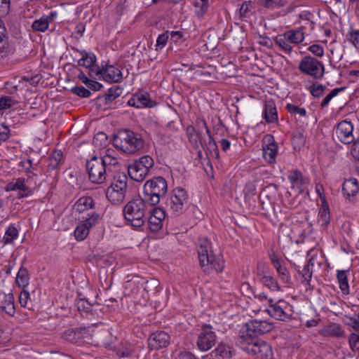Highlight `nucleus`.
Instances as JSON below:
<instances>
[{"mask_svg":"<svg viewBox=\"0 0 359 359\" xmlns=\"http://www.w3.org/2000/svg\"><path fill=\"white\" fill-rule=\"evenodd\" d=\"M197 252L200 266L205 273L210 274L214 271L220 273L223 271L224 261L222 257L213 253L211 243L208 238L198 239Z\"/></svg>","mask_w":359,"mask_h":359,"instance_id":"obj_1","label":"nucleus"},{"mask_svg":"<svg viewBox=\"0 0 359 359\" xmlns=\"http://www.w3.org/2000/svg\"><path fill=\"white\" fill-rule=\"evenodd\" d=\"M114 145L126 154H133L143 148L141 135L130 130H121L113 138Z\"/></svg>","mask_w":359,"mask_h":359,"instance_id":"obj_2","label":"nucleus"},{"mask_svg":"<svg viewBox=\"0 0 359 359\" xmlns=\"http://www.w3.org/2000/svg\"><path fill=\"white\" fill-rule=\"evenodd\" d=\"M144 198H137L128 202L123 208L124 217L128 223L134 227L143 226L147 212Z\"/></svg>","mask_w":359,"mask_h":359,"instance_id":"obj_3","label":"nucleus"},{"mask_svg":"<svg viewBox=\"0 0 359 359\" xmlns=\"http://www.w3.org/2000/svg\"><path fill=\"white\" fill-rule=\"evenodd\" d=\"M167 191V181L160 176L147 180L143 187L144 198L152 206L158 204L161 198L165 196Z\"/></svg>","mask_w":359,"mask_h":359,"instance_id":"obj_4","label":"nucleus"},{"mask_svg":"<svg viewBox=\"0 0 359 359\" xmlns=\"http://www.w3.org/2000/svg\"><path fill=\"white\" fill-rule=\"evenodd\" d=\"M236 343L241 349L256 356L258 359H272L273 358L272 347L265 341L258 339H253V340L238 339Z\"/></svg>","mask_w":359,"mask_h":359,"instance_id":"obj_5","label":"nucleus"},{"mask_svg":"<svg viewBox=\"0 0 359 359\" xmlns=\"http://www.w3.org/2000/svg\"><path fill=\"white\" fill-rule=\"evenodd\" d=\"M154 165V159L150 156H143L128 166V175L134 181L142 182Z\"/></svg>","mask_w":359,"mask_h":359,"instance_id":"obj_6","label":"nucleus"},{"mask_svg":"<svg viewBox=\"0 0 359 359\" xmlns=\"http://www.w3.org/2000/svg\"><path fill=\"white\" fill-rule=\"evenodd\" d=\"M126 190L127 176L124 173H117L107 189L106 196L112 203H120L125 199Z\"/></svg>","mask_w":359,"mask_h":359,"instance_id":"obj_7","label":"nucleus"},{"mask_svg":"<svg viewBox=\"0 0 359 359\" xmlns=\"http://www.w3.org/2000/svg\"><path fill=\"white\" fill-rule=\"evenodd\" d=\"M86 170L89 180L96 184L104 183L111 174L109 168L104 165L101 158L97 156H93L87 161Z\"/></svg>","mask_w":359,"mask_h":359,"instance_id":"obj_8","label":"nucleus"},{"mask_svg":"<svg viewBox=\"0 0 359 359\" xmlns=\"http://www.w3.org/2000/svg\"><path fill=\"white\" fill-rule=\"evenodd\" d=\"M273 327V325L266 320H252L247 323L241 330L238 339L253 340V339H257L258 335L271 331Z\"/></svg>","mask_w":359,"mask_h":359,"instance_id":"obj_9","label":"nucleus"},{"mask_svg":"<svg viewBox=\"0 0 359 359\" xmlns=\"http://www.w3.org/2000/svg\"><path fill=\"white\" fill-rule=\"evenodd\" d=\"M298 69L302 73L316 80L321 79L325 73L323 63L311 56L302 57L299 63Z\"/></svg>","mask_w":359,"mask_h":359,"instance_id":"obj_10","label":"nucleus"},{"mask_svg":"<svg viewBox=\"0 0 359 359\" xmlns=\"http://www.w3.org/2000/svg\"><path fill=\"white\" fill-rule=\"evenodd\" d=\"M188 201L187 191L181 187H177L173 189L170 197L167 200L166 206L173 214L179 215L185 211Z\"/></svg>","mask_w":359,"mask_h":359,"instance_id":"obj_11","label":"nucleus"},{"mask_svg":"<svg viewBox=\"0 0 359 359\" xmlns=\"http://www.w3.org/2000/svg\"><path fill=\"white\" fill-rule=\"evenodd\" d=\"M269 303V306L266 311L270 316L281 321H287L291 319L293 311L292 306L286 301L279 300L273 302V299H270Z\"/></svg>","mask_w":359,"mask_h":359,"instance_id":"obj_12","label":"nucleus"},{"mask_svg":"<svg viewBox=\"0 0 359 359\" xmlns=\"http://www.w3.org/2000/svg\"><path fill=\"white\" fill-rule=\"evenodd\" d=\"M217 336L213 327L208 324L201 326V332L198 334L196 341V346L201 351L210 350L216 342Z\"/></svg>","mask_w":359,"mask_h":359,"instance_id":"obj_13","label":"nucleus"},{"mask_svg":"<svg viewBox=\"0 0 359 359\" xmlns=\"http://www.w3.org/2000/svg\"><path fill=\"white\" fill-rule=\"evenodd\" d=\"M353 126L351 121L344 120L339 122L334 129V135L341 142L348 144L354 142Z\"/></svg>","mask_w":359,"mask_h":359,"instance_id":"obj_14","label":"nucleus"},{"mask_svg":"<svg viewBox=\"0 0 359 359\" xmlns=\"http://www.w3.org/2000/svg\"><path fill=\"white\" fill-rule=\"evenodd\" d=\"M128 104L137 109L153 108L156 106L157 102L151 99L147 92L141 90L132 95L128 101Z\"/></svg>","mask_w":359,"mask_h":359,"instance_id":"obj_15","label":"nucleus"},{"mask_svg":"<svg viewBox=\"0 0 359 359\" xmlns=\"http://www.w3.org/2000/svg\"><path fill=\"white\" fill-rule=\"evenodd\" d=\"M95 75H101L104 81L111 83H120L123 79V74L120 69L109 65H102L101 68L95 70Z\"/></svg>","mask_w":359,"mask_h":359,"instance_id":"obj_16","label":"nucleus"},{"mask_svg":"<svg viewBox=\"0 0 359 359\" xmlns=\"http://www.w3.org/2000/svg\"><path fill=\"white\" fill-rule=\"evenodd\" d=\"M263 158L269 163H274L278 154V146L275 142L274 137L267 135L264 137L263 145Z\"/></svg>","mask_w":359,"mask_h":359,"instance_id":"obj_17","label":"nucleus"},{"mask_svg":"<svg viewBox=\"0 0 359 359\" xmlns=\"http://www.w3.org/2000/svg\"><path fill=\"white\" fill-rule=\"evenodd\" d=\"M289 181L292 184V189L295 190L298 194L307 191L306 187L309 184V180L304 177L301 171L294 170L288 176Z\"/></svg>","mask_w":359,"mask_h":359,"instance_id":"obj_18","label":"nucleus"},{"mask_svg":"<svg viewBox=\"0 0 359 359\" xmlns=\"http://www.w3.org/2000/svg\"><path fill=\"white\" fill-rule=\"evenodd\" d=\"M170 344V336L163 331L153 333L148 339L150 349H159L167 347Z\"/></svg>","mask_w":359,"mask_h":359,"instance_id":"obj_19","label":"nucleus"},{"mask_svg":"<svg viewBox=\"0 0 359 359\" xmlns=\"http://www.w3.org/2000/svg\"><path fill=\"white\" fill-rule=\"evenodd\" d=\"M13 53L9 45L8 38L6 34V28L3 20L0 18V59L7 57Z\"/></svg>","mask_w":359,"mask_h":359,"instance_id":"obj_20","label":"nucleus"},{"mask_svg":"<svg viewBox=\"0 0 359 359\" xmlns=\"http://www.w3.org/2000/svg\"><path fill=\"white\" fill-rule=\"evenodd\" d=\"M232 347L226 343H220L217 347L208 355L203 356V359H216L217 357L230 358L232 353Z\"/></svg>","mask_w":359,"mask_h":359,"instance_id":"obj_21","label":"nucleus"},{"mask_svg":"<svg viewBox=\"0 0 359 359\" xmlns=\"http://www.w3.org/2000/svg\"><path fill=\"white\" fill-rule=\"evenodd\" d=\"M87 334V330L84 327H76L73 329H69L66 330L63 334L62 337L74 344H78L80 342V340L83 339L85 335Z\"/></svg>","mask_w":359,"mask_h":359,"instance_id":"obj_22","label":"nucleus"},{"mask_svg":"<svg viewBox=\"0 0 359 359\" xmlns=\"http://www.w3.org/2000/svg\"><path fill=\"white\" fill-rule=\"evenodd\" d=\"M27 180L24 177H19L15 181L8 182L5 187V191H22L27 192L26 194L22 195L20 197L27 196L30 193L29 187L27 185Z\"/></svg>","mask_w":359,"mask_h":359,"instance_id":"obj_23","label":"nucleus"},{"mask_svg":"<svg viewBox=\"0 0 359 359\" xmlns=\"http://www.w3.org/2000/svg\"><path fill=\"white\" fill-rule=\"evenodd\" d=\"M305 25H301L298 28L286 31L285 34L288 37L290 43L296 46L304 41L305 38Z\"/></svg>","mask_w":359,"mask_h":359,"instance_id":"obj_24","label":"nucleus"},{"mask_svg":"<svg viewBox=\"0 0 359 359\" xmlns=\"http://www.w3.org/2000/svg\"><path fill=\"white\" fill-rule=\"evenodd\" d=\"M81 57L78 60V65L88 68L90 69L89 76H94L95 71L92 69V67L96 62V56L92 53H88L86 51L81 52Z\"/></svg>","mask_w":359,"mask_h":359,"instance_id":"obj_25","label":"nucleus"},{"mask_svg":"<svg viewBox=\"0 0 359 359\" xmlns=\"http://www.w3.org/2000/svg\"><path fill=\"white\" fill-rule=\"evenodd\" d=\"M56 16L55 12H51L48 15H42L39 19L34 20L32 27L36 32H45L49 26V24L53 21Z\"/></svg>","mask_w":359,"mask_h":359,"instance_id":"obj_26","label":"nucleus"},{"mask_svg":"<svg viewBox=\"0 0 359 359\" xmlns=\"http://www.w3.org/2000/svg\"><path fill=\"white\" fill-rule=\"evenodd\" d=\"M264 118L269 123L278 121L277 109L273 101H266L264 105Z\"/></svg>","mask_w":359,"mask_h":359,"instance_id":"obj_27","label":"nucleus"},{"mask_svg":"<svg viewBox=\"0 0 359 359\" xmlns=\"http://www.w3.org/2000/svg\"><path fill=\"white\" fill-rule=\"evenodd\" d=\"M359 190L358 180L355 178L346 180L342 184V192L346 197L355 196Z\"/></svg>","mask_w":359,"mask_h":359,"instance_id":"obj_28","label":"nucleus"},{"mask_svg":"<svg viewBox=\"0 0 359 359\" xmlns=\"http://www.w3.org/2000/svg\"><path fill=\"white\" fill-rule=\"evenodd\" d=\"M197 124L201 125L205 129V132L208 136V140H209L208 142L206 144L208 150L210 152L212 153L213 155H215L216 158H218L219 157V149H218L217 145L210 133V130L208 128L205 121L203 119H199L197 121Z\"/></svg>","mask_w":359,"mask_h":359,"instance_id":"obj_29","label":"nucleus"},{"mask_svg":"<svg viewBox=\"0 0 359 359\" xmlns=\"http://www.w3.org/2000/svg\"><path fill=\"white\" fill-rule=\"evenodd\" d=\"M95 206L94 200L89 196H83L79 198L75 203L74 208L76 212L79 213L88 211L90 209H93Z\"/></svg>","mask_w":359,"mask_h":359,"instance_id":"obj_30","label":"nucleus"},{"mask_svg":"<svg viewBox=\"0 0 359 359\" xmlns=\"http://www.w3.org/2000/svg\"><path fill=\"white\" fill-rule=\"evenodd\" d=\"M313 263L312 259H309L304 268L298 270L299 275L301 276V282L306 286L311 285V280L313 275Z\"/></svg>","mask_w":359,"mask_h":359,"instance_id":"obj_31","label":"nucleus"},{"mask_svg":"<svg viewBox=\"0 0 359 359\" xmlns=\"http://www.w3.org/2000/svg\"><path fill=\"white\" fill-rule=\"evenodd\" d=\"M275 43L285 54L290 55L292 51L294 45L290 43V41L285 32L276 37Z\"/></svg>","mask_w":359,"mask_h":359,"instance_id":"obj_32","label":"nucleus"},{"mask_svg":"<svg viewBox=\"0 0 359 359\" xmlns=\"http://www.w3.org/2000/svg\"><path fill=\"white\" fill-rule=\"evenodd\" d=\"M63 154L61 150H54L49 157L48 169L55 170L58 169L62 163Z\"/></svg>","mask_w":359,"mask_h":359,"instance_id":"obj_33","label":"nucleus"},{"mask_svg":"<svg viewBox=\"0 0 359 359\" xmlns=\"http://www.w3.org/2000/svg\"><path fill=\"white\" fill-rule=\"evenodd\" d=\"M29 282V275L28 271L24 266H21L17 273L15 278L16 284L22 289L25 288Z\"/></svg>","mask_w":359,"mask_h":359,"instance_id":"obj_34","label":"nucleus"},{"mask_svg":"<svg viewBox=\"0 0 359 359\" xmlns=\"http://www.w3.org/2000/svg\"><path fill=\"white\" fill-rule=\"evenodd\" d=\"M337 280L339 283V288L344 294H349V285L348 283V277L346 271L344 270H339L337 271Z\"/></svg>","mask_w":359,"mask_h":359,"instance_id":"obj_35","label":"nucleus"},{"mask_svg":"<svg viewBox=\"0 0 359 359\" xmlns=\"http://www.w3.org/2000/svg\"><path fill=\"white\" fill-rule=\"evenodd\" d=\"M114 151L112 149L106 150L105 154L101 158V162L109 168V172H111V166L116 165L118 163L117 158L114 155Z\"/></svg>","mask_w":359,"mask_h":359,"instance_id":"obj_36","label":"nucleus"},{"mask_svg":"<svg viewBox=\"0 0 359 359\" xmlns=\"http://www.w3.org/2000/svg\"><path fill=\"white\" fill-rule=\"evenodd\" d=\"M187 135L189 141L194 144L196 147H198L199 144L202 145V140L198 132L196 131L195 128L192 126H189L186 129Z\"/></svg>","mask_w":359,"mask_h":359,"instance_id":"obj_37","label":"nucleus"},{"mask_svg":"<svg viewBox=\"0 0 359 359\" xmlns=\"http://www.w3.org/2000/svg\"><path fill=\"white\" fill-rule=\"evenodd\" d=\"M100 215L95 212H90L87 213L86 217H83L81 222L88 227V230L95 226L100 220Z\"/></svg>","mask_w":359,"mask_h":359,"instance_id":"obj_38","label":"nucleus"},{"mask_svg":"<svg viewBox=\"0 0 359 359\" xmlns=\"http://www.w3.org/2000/svg\"><path fill=\"white\" fill-rule=\"evenodd\" d=\"M18 237V230L14 224H10L7 228L2 241L4 244L7 245L12 243Z\"/></svg>","mask_w":359,"mask_h":359,"instance_id":"obj_39","label":"nucleus"},{"mask_svg":"<svg viewBox=\"0 0 359 359\" xmlns=\"http://www.w3.org/2000/svg\"><path fill=\"white\" fill-rule=\"evenodd\" d=\"M259 4L269 11H274L283 8L285 3L283 0H258Z\"/></svg>","mask_w":359,"mask_h":359,"instance_id":"obj_40","label":"nucleus"},{"mask_svg":"<svg viewBox=\"0 0 359 359\" xmlns=\"http://www.w3.org/2000/svg\"><path fill=\"white\" fill-rule=\"evenodd\" d=\"M194 13L198 18H203L208 8V0H196L194 4Z\"/></svg>","mask_w":359,"mask_h":359,"instance_id":"obj_41","label":"nucleus"},{"mask_svg":"<svg viewBox=\"0 0 359 359\" xmlns=\"http://www.w3.org/2000/svg\"><path fill=\"white\" fill-rule=\"evenodd\" d=\"M325 335L332 337H341L344 335V331L340 325L333 323L328 325L324 330Z\"/></svg>","mask_w":359,"mask_h":359,"instance_id":"obj_42","label":"nucleus"},{"mask_svg":"<svg viewBox=\"0 0 359 359\" xmlns=\"http://www.w3.org/2000/svg\"><path fill=\"white\" fill-rule=\"evenodd\" d=\"M261 283L266 287H267L271 291L279 290V286L277 280L269 275H264L260 278Z\"/></svg>","mask_w":359,"mask_h":359,"instance_id":"obj_43","label":"nucleus"},{"mask_svg":"<svg viewBox=\"0 0 359 359\" xmlns=\"http://www.w3.org/2000/svg\"><path fill=\"white\" fill-rule=\"evenodd\" d=\"M285 109L291 115L294 116L306 117L307 115L306 110L304 107H300L292 103L287 104Z\"/></svg>","mask_w":359,"mask_h":359,"instance_id":"obj_44","label":"nucleus"},{"mask_svg":"<svg viewBox=\"0 0 359 359\" xmlns=\"http://www.w3.org/2000/svg\"><path fill=\"white\" fill-rule=\"evenodd\" d=\"M90 230L88 229V227L84 226L81 222L75 228L74 234L76 241H82L86 239V238L89 234Z\"/></svg>","mask_w":359,"mask_h":359,"instance_id":"obj_45","label":"nucleus"},{"mask_svg":"<svg viewBox=\"0 0 359 359\" xmlns=\"http://www.w3.org/2000/svg\"><path fill=\"white\" fill-rule=\"evenodd\" d=\"M252 4L250 1H244L240 8L239 13L241 18H248L252 13Z\"/></svg>","mask_w":359,"mask_h":359,"instance_id":"obj_46","label":"nucleus"},{"mask_svg":"<svg viewBox=\"0 0 359 359\" xmlns=\"http://www.w3.org/2000/svg\"><path fill=\"white\" fill-rule=\"evenodd\" d=\"M18 102L10 96L0 97V110H6L17 104Z\"/></svg>","mask_w":359,"mask_h":359,"instance_id":"obj_47","label":"nucleus"},{"mask_svg":"<svg viewBox=\"0 0 359 359\" xmlns=\"http://www.w3.org/2000/svg\"><path fill=\"white\" fill-rule=\"evenodd\" d=\"M346 39L355 47L359 45V29L354 30L351 28L346 34Z\"/></svg>","mask_w":359,"mask_h":359,"instance_id":"obj_48","label":"nucleus"},{"mask_svg":"<svg viewBox=\"0 0 359 359\" xmlns=\"http://www.w3.org/2000/svg\"><path fill=\"white\" fill-rule=\"evenodd\" d=\"M319 222H322V225H327L330 223V216L329 208L327 205H323L318 213Z\"/></svg>","mask_w":359,"mask_h":359,"instance_id":"obj_49","label":"nucleus"},{"mask_svg":"<svg viewBox=\"0 0 359 359\" xmlns=\"http://www.w3.org/2000/svg\"><path fill=\"white\" fill-rule=\"evenodd\" d=\"M121 89L119 87H111L110 88L107 93L105 94V100L107 102H112L116 98L118 97L121 95Z\"/></svg>","mask_w":359,"mask_h":359,"instance_id":"obj_50","label":"nucleus"},{"mask_svg":"<svg viewBox=\"0 0 359 359\" xmlns=\"http://www.w3.org/2000/svg\"><path fill=\"white\" fill-rule=\"evenodd\" d=\"M348 344L352 351L359 352V334L354 332L350 334Z\"/></svg>","mask_w":359,"mask_h":359,"instance_id":"obj_51","label":"nucleus"},{"mask_svg":"<svg viewBox=\"0 0 359 359\" xmlns=\"http://www.w3.org/2000/svg\"><path fill=\"white\" fill-rule=\"evenodd\" d=\"M3 310L8 315L13 316L15 313V309L14 306L13 297L12 295H9L7 297L6 301V304L2 306Z\"/></svg>","mask_w":359,"mask_h":359,"instance_id":"obj_52","label":"nucleus"},{"mask_svg":"<svg viewBox=\"0 0 359 359\" xmlns=\"http://www.w3.org/2000/svg\"><path fill=\"white\" fill-rule=\"evenodd\" d=\"M306 142V139L304 135L301 133H296L292 136V144L294 147L300 149L302 146L304 145Z\"/></svg>","mask_w":359,"mask_h":359,"instance_id":"obj_53","label":"nucleus"},{"mask_svg":"<svg viewBox=\"0 0 359 359\" xmlns=\"http://www.w3.org/2000/svg\"><path fill=\"white\" fill-rule=\"evenodd\" d=\"M169 39L168 32L160 34L156 40V50H161L167 44Z\"/></svg>","mask_w":359,"mask_h":359,"instance_id":"obj_54","label":"nucleus"},{"mask_svg":"<svg viewBox=\"0 0 359 359\" xmlns=\"http://www.w3.org/2000/svg\"><path fill=\"white\" fill-rule=\"evenodd\" d=\"M151 219L158 220V222H162L165 217V211L159 208H154L151 212Z\"/></svg>","mask_w":359,"mask_h":359,"instance_id":"obj_55","label":"nucleus"},{"mask_svg":"<svg viewBox=\"0 0 359 359\" xmlns=\"http://www.w3.org/2000/svg\"><path fill=\"white\" fill-rule=\"evenodd\" d=\"M72 91L74 94L81 97L87 98L91 95L90 91L83 86L73 87Z\"/></svg>","mask_w":359,"mask_h":359,"instance_id":"obj_56","label":"nucleus"},{"mask_svg":"<svg viewBox=\"0 0 359 359\" xmlns=\"http://www.w3.org/2000/svg\"><path fill=\"white\" fill-rule=\"evenodd\" d=\"M325 89V86L323 85L315 83L310 87V93L313 97H319L323 95Z\"/></svg>","mask_w":359,"mask_h":359,"instance_id":"obj_57","label":"nucleus"},{"mask_svg":"<svg viewBox=\"0 0 359 359\" xmlns=\"http://www.w3.org/2000/svg\"><path fill=\"white\" fill-rule=\"evenodd\" d=\"M344 88H334L321 102L320 106L325 107L328 105L330 100L335 97L339 92L342 91Z\"/></svg>","mask_w":359,"mask_h":359,"instance_id":"obj_58","label":"nucleus"},{"mask_svg":"<svg viewBox=\"0 0 359 359\" xmlns=\"http://www.w3.org/2000/svg\"><path fill=\"white\" fill-rule=\"evenodd\" d=\"M11 136V130L8 126L0 123V143L7 141Z\"/></svg>","mask_w":359,"mask_h":359,"instance_id":"obj_59","label":"nucleus"},{"mask_svg":"<svg viewBox=\"0 0 359 359\" xmlns=\"http://www.w3.org/2000/svg\"><path fill=\"white\" fill-rule=\"evenodd\" d=\"M311 15V14L309 12L306 11L302 12V13L299 14V18L305 20V22L303 25H305V29H306V27H309L311 30H313L314 29L315 24L313 21L310 20Z\"/></svg>","mask_w":359,"mask_h":359,"instance_id":"obj_60","label":"nucleus"},{"mask_svg":"<svg viewBox=\"0 0 359 359\" xmlns=\"http://www.w3.org/2000/svg\"><path fill=\"white\" fill-rule=\"evenodd\" d=\"M170 36L171 41L174 43H183L186 38L182 32L180 31H172L170 32Z\"/></svg>","mask_w":359,"mask_h":359,"instance_id":"obj_61","label":"nucleus"},{"mask_svg":"<svg viewBox=\"0 0 359 359\" xmlns=\"http://www.w3.org/2000/svg\"><path fill=\"white\" fill-rule=\"evenodd\" d=\"M277 272L278 273L280 278L283 280V283H290V276L285 265L283 266L280 269H279V270H278Z\"/></svg>","mask_w":359,"mask_h":359,"instance_id":"obj_62","label":"nucleus"},{"mask_svg":"<svg viewBox=\"0 0 359 359\" xmlns=\"http://www.w3.org/2000/svg\"><path fill=\"white\" fill-rule=\"evenodd\" d=\"M308 50L318 57H322L324 55V49L319 44H313L308 48Z\"/></svg>","mask_w":359,"mask_h":359,"instance_id":"obj_63","label":"nucleus"},{"mask_svg":"<svg viewBox=\"0 0 359 359\" xmlns=\"http://www.w3.org/2000/svg\"><path fill=\"white\" fill-rule=\"evenodd\" d=\"M29 292L25 290H22L19 296V302L22 307H26L27 305L28 300L29 299Z\"/></svg>","mask_w":359,"mask_h":359,"instance_id":"obj_64","label":"nucleus"}]
</instances>
